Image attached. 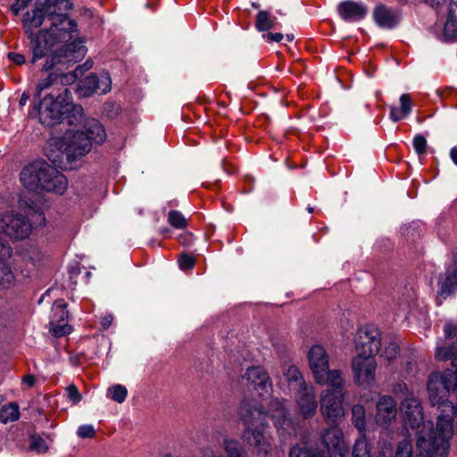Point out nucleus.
I'll list each match as a JSON object with an SVG mask.
<instances>
[{
    "label": "nucleus",
    "mask_w": 457,
    "mask_h": 457,
    "mask_svg": "<svg viewBox=\"0 0 457 457\" xmlns=\"http://www.w3.org/2000/svg\"><path fill=\"white\" fill-rule=\"evenodd\" d=\"M195 260L193 256L187 254L180 255L179 259V268L183 270H190L195 266Z\"/></svg>",
    "instance_id": "obj_46"
},
{
    "label": "nucleus",
    "mask_w": 457,
    "mask_h": 457,
    "mask_svg": "<svg viewBox=\"0 0 457 457\" xmlns=\"http://www.w3.org/2000/svg\"><path fill=\"white\" fill-rule=\"evenodd\" d=\"M263 37L269 42H279L283 38V34L278 33V32H277V33L269 32L267 34H263Z\"/></svg>",
    "instance_id": "obj_51"
},
{
    "label": "nucleus",
    "mask_w": 457,
    "mask_h": 457,
    "mask_svg": "<svg viewBox=\"0 0 457 457\" xmlns=\"http://www.w3.org/2000/svg\"><path fill=\"white\" fill-rule=\"evenodd\" d=\"M400 411L403 415V420L406 427L417 430V441L423 431L426 432V439L430 442L429 446L434 445L439 439V431L437 428H433L431 422L424 421V415L420 402L418 398L414 397L412 394L408 395L400 404Z\"/></svg>",
    "instance_id": "obj_8"
},
{
    "label": "nucleus",
    "mask_w": 457,
    "mask_h": 457,
    "mask_svg": "<svg viewBox=\"0 0 457 457\" xmlns=\"http://www.w3.org/2000/svg\"><path fill=\"white\" fill-rule=\"evenodd\" d=\"M287 41H292L294 39V36L292 34L287 35Z\"/></svg>",
    "instance_id": "obj_58"
},
{
    "label": "nucleus",
    "mask_w": 457,
    "mask_h": 457,
    "mask_svg": "<svg viewBox=\"0 0 457 457\" xmlns=\"http://www.w3.org/2000/svg\"><path fill=\"white\" fill-rule=\"evenodd\" d=\"M239 413L245 426L243 440L253 446L258 455H270L273 449V438L267 431V413L263 412L262 407L245 402L241 404Z\"/></svg>",
    "instance_id": "obj_5"
},
{
    "label": "nucleus",
    "mask_w": 457,
    "mask_h": 457,
    "mask_svg": "<svg viewBox=\"0 0 457 457\" xmlns=\"http://www.w3.org/2000/svg\"><path fill=\"white\" fill-rule=\"evenodd\" d=\"M223 445L228 457H245V450L237 441L226 438Z\"/></svg>",
    "instance_id": "obj_33"
},
{
    "label": "nucleus",
    "mask_w": 457,
    "mask_h": 457,
    "mask_svg": "<svg viewBox=\"0 0 457 457\" xmlns=\"http://www.w3.org/2000/svg\"><path fill=\"white\" fill-rule=\"evenodd\" d=\"M54 316L52 323H58L53 327V333L55 337H62L71 332V327L65 323L68 320L67 304L64 300L58 299L53 306Z\"/></svg>",
    "instance_id": "obj_20"
},
{
    "label": "nucleus",
    "mask_w": 457,
    "mask_h": 457,
    "mask_svg": "<svg viewBox=\"0 0 457 457\" xmlns=\"http://www.w3.org/2000/svg\"><path fill=\"white\" fill-rule=\"evenodd\" d=\"M98 75L89 74L81 82L79 87V93L83 96H89L97 93Z\"/></svg>",
    "instance_id": "obj_29"
},
{
    "label": "nucleus",
    "mask_w": 457,
    "mask_h": 457,
    "mask_svg": "<svg viewBox=\"0 0 457 457\" xmlns=\"http://www.w3.org/2000/svg\"><path fill=\"white\" fill-rule=\"evenodd\" d=\"M199 452L202 457H224L213 445H204L200 447Z\"/></svg>",
    "instance_id": "obj_47"
},
{
    "label": "nucleus",
    "mask_w": 457,
    "mask_h": 457,
    "mask_svg": "<svg viewBox=\"0 0 457 457\" xmlns=\"http://www.w3.org/2000/svg\"><path fill=\"white\" fill-rule=\"evenodd\" d=\"M30 450L37 452V453H45L48 451V445L44 438L40 436H30Z\"/></svg>",
    "instance_id": "obj_39"
},
{
    "label": "nucleus",
    "mask_w": 457,
    "mask_h": 457,
    "mask_svg": "<svg viewBox=\"0 0 457 457\" xmlns=\"http://www.w3.org/2000/svg\"><path fill=\"white\" fill-rule=\"evenodd\" d=\"M413 147L418 154H424L427 152V140L421 135H417L413 138Z\"/></svg>",
    "instance_id": "obj_43"
},
{
    "label": "nucleus",
    "mask_w": 457,
    "mask_h": 457,
    "mask_svg": "<svg viewBox=\"0 0 457 457\" xmlns=\"http://www.w3.org/2000/svg\"><path fill=\"white\" fill-rule=\"evenodd\" d=\"M450 156L454 162L455 165H457V146L453 147L450 151Z\"/></svg>",
    "instance_id": "obj_56"
},
{
    "label": "nucleus",
    "mask_w": 457,
    "mask_h": 457,
    "mask_svg": "<svg viewBox=\"0 0 457 457\" xmlns=\"http://www.w3.org/2000/svg\"><path fill=\"white\" fill-rule=\"evenodd\" d=\"M86 54L82 41H73L46 53L42 70L50 71L46 78L40 79L35 88L34 103L38 102L46 93L62 92L63 79L71 82L66 70L80 61Z\"/></svg>",
    "instance_id": "obj_2"
},
{
    "label": "nucleus",
    "mask_w": 457,
    "mask_h": 457,
    "mask_svg": "<svg viewBox=\"0 0 457 457\" xmlns=\"http://www.w3.org/2000/svg\"><path fill=\"white\" fill-rule=\"evenodd\" d=\"M284 375L288 382V386L291 390H294L295 393L298 389H302V387H306L311 384H307L300 372L299 369L295 365L288 366L284 370Z\"/></svg>",
    "instance_id": "obj_27"
},
{
    "label": "nucleus",
    "mask_w": 457,
    "mask_h": 457,
    "mask_svg": "<svg viewBox=\"0 0 457 457\" xmlns=\"http://www.w3.org/2000/svg\"><path fill=\"white\" fill-rule=\"evenodd\" d=\"M436 359L441 361L451 360L454 370H451V377L457 383V342L438 343L436 349Z\"/></svg>",
    "instance_id": "obj_22"
},
{
    "label": "nucleus",
    "mask_w": 457,
    "mask_h": 457,
    "mask_svg": "<svg viewBox=\"0 0 457 457\" xmlns=\"http://www.w3.org/2000/svg\"><path fill=\"white\" fill-rule=\"evenodd\" d=\"M35 378L34 376L32 375H26L23 378H22V382L27 384L29 386H33L35 385Z\"/></svg>",
    "instance_id": "obj_55"
},
{
    "label": "nucleus",
    "mask_w": 457,
    "mask_h": 457,
    "mask_svg": "<svg viewBox=\"0 0 457 457\" xmlns=\"http://www.w3.org/2000/svg\"><path fill=\"white\" fill-rule=\"evenodd\" d=\"M446 39L457 38V4H451L447 21L444 29Z\"/></svg>",
    "instance_id": "obj_28"
},
{
    "label": "nucleus",
    "mask_w": 457,
    "mask_h": 457,
    "mask_svg": "<svg viewBox=\"0 0 457 457\" xmlns=\"http://www.w3.org/2000/svg\"><path fill=\"white\" fill-rule=\"evenodd\" d=\"M168 221L175 228L183 229L187 226L186 218L178 211H170L169 212Z\"/></svg>",
    "instance_id": "obj_38"
},
{
    "label": "nucleus",
    "mask_w": 457,
    "mask_h": 457,
    "mask_svg": "<svg viewBox=\"0 0 457 457\" xmlns=\"http://www.w3.org/2000/svg\"><path fill=\"white\" fill-rule=\"evenodd\" d=\"M295 398L299 412L303 419H310L316 414L318 403L312 385L298 389L295 393Z\"/></svg>",
    "instance_id": "obj_18"
},
{
    "label": "nucleus",
    "mask_w": 457,
    "mask_h": 457,
    "mask_svg": "<svg viewBox=\"0 0 457 457\" xmlns=\"http://www.w3.org/2000/svg\"><path fill=\"white\" fill-rule=\"evenodd\" d=\"M398 351H399L398 345L394 342H390L384 346L382 353H381V356L384 359L387 360L388 361H391L397 357Z\"/></svg>",
    "instance_id": "obj_42"
},
{
    "label": "nucleus",
    "mask_w": 457,
    "mask_h": 457,
    "mask_svg": "<svg viewBox=\"0 0 457 457\" xmlns=\"http://www.w3.org/2000/svg\"><path fill=\"white\" fill-rule=\"evenodd\" d=\"M308 362L316 384H341L342 372L329 369V357L323 346L315 345L309 350Z\"/></svg>",
    "instance_id": "obj_10"
},
{
    "label": "nucleus",
    "mask_w": 457,
    "mask_h": 457,
    "mask_svg": "<svg viewBox=\"0 0 457 457\" xmlns=\"http://www.w3.org/2000/svg\"><path fill=\"white\" fill-rule=\"evenodd\" d=\"M340 17L347 21H356L363 19L367 12V7L361 4L353 1H344L337 6Z\"/></svg>",
    "instance_id": "obj_21"
},
{
    "label": "nucleus",
    "mask_w": 457,
    "mask_h": 457,
    "mask_svg": "<svg viewBox=\"0 0 457 457\" xmlns=\"http://www.w3.org/2000/svg\"><path fill=\"white\" fill-rule=\"evenodd\" d=\"M269 415L273 420L278 436L282 440L295 434V424L288 417L284 403L278 400H272L269 406Z\"/></svg>",
    "instance_id": "obj_15"
},
{
    "label": "nucleus",
    "mask_w": 457,
    "mask_h": 457,
    "mask_svg": "<svg viewBox=\"0 0 457 457\" xmlns=\"http://www.w3.org/2000/svg\"><path fill=\"white\" fill-rule=\"evenodd\" d=\"M376 23L382 28H393L397 23L395 12L385 5H378L373 12Z\"/></svg>",
    "instance_id": "obj_25"
},
{
    "label": "nucleus",
    "mask_w": 457,
    "mask_h": 457,
    "mask_svg": "<svg viewBox=\"0 0 457 457\" xmlns=\"http://www.w3.org/2000/svg\"><path fill=\"white\" fill-rule=\"evenodd\" d=\"M397 414L396 402L392 396L379 397L376 404L375 420L377 424L388 427L395 420Z\"/></svg>",
    "instance_id": "obj_19"
},
{
    "label": "nucleus",
    "mask_w": 457,
    "mask_h": 457,
    "mask_svg": "<svg viewBox=\"0 0 457 457\" xmlns=\"http://www.w3.org/2000/svg\"><path fill=\"white\" fill-rule=\"evenodd\" d=\"M322 445L326 447L329 457H344L347 453L344 434L337 425H331L321 435Z\"/></svg>",
    "instance_id": "obj_16"
},
{
    "label": "nucleus",
    "mask_w": 457,
    "mask_h": 457,
    "mask_svg": "<svg viewBox=\"0 0 457 457\" xmlns=\"http://www.w3.org/2000/svg\"><path fill=\"white\" fill-rule=\"evenodd\" d=\"M20 417L19 406L12 403L1 409L0 420L3 423L15 421Z\"/></svg>",
    "instance_id": "obj_31"
},
{
    "label": "nucleus",
    "mask_w": 457,
    "mask_h": 457,
    "mask_svg": "<svg viewBox=\"0 0 457 457\" xmlns=\"http://www.w3.org/2000/svg\"><path fill=\"white\" fill-rule=\"evenodd\" d=\"M353 457H370L369 445L365 437L361 436L355 441Z\"/></svg>",
    "instance_id": "obj_36"
},
{
    "label": "nucleus",
    "mask_w": 457,
    "mask_h": 457,
    "mask_svg": "<svg viewBox=\"0 0 457 457\" xmlns=\"http://www.w3.org/2000/svg\"><path fill=\"white\" fill-rule=\"evenodd\" d=\"M8 58L10 61H12L13 63L17 65H21L25 63V56L21 54L11 52L8 54Z\"/></svg>",
    "instance_id": "obj_50"
},
{
    "label": "nucleus",
    "mask_w": 457,
    "mask_h": 457,
    "mask_svg": "<svg viewBox=\"0 0 457 457\" xmlns=\"http://www.w3.org/2000/svg\"><path fill=\"white\" fill-rule=\"evenodd\" d=\"M46 18V13L44 5L28 11L23 17V29L29 39V49L32 54L30 62L32 63H36L42 59L49 51L63 46V41H60L56 29L52 30L50 27L36 31L43 24Z\"/></svg>",
    "instance_id": "obj_4"
},
{
    "label": "nucleus",
    "mask_w": 457,
    "mask_h": 457,
    "mask_svg": "<svg viewBox=\"0 0 457 457\" xmlns=\"http://www.w3.org/2000/svg\"><path fill=\"white\" fill-rule=\"evenodd\" d=\"M77 435L80 438H92L96 435V430L92 425H82L79 427Z\"/></svg>",
    "instance_id": "obj_45"
},
{
    "label": "nucleus",
    "mask_w": 457,
    "mask_h": 457,
    "mask_svg": "<svg viewBox=\"0 0 457 457\" xmlns=\"http://www.w3.org/2000/svg\"><path fill=\"white\" fill-rule=\"evenodd\" d=\"M451 370L444 373L433 372L428 377V393L433 406L441 410L437 420V430L439 439L432 446L426 439L425 434H421L417 442V457H446L449 449V440L453 435V420L457 424V406L448 401L451 389H457V383L451 377ZM426 431L424 430L423 433Z\"/></svg>",
    "instance_id": "obj_1"
},
{
    "label": "nucleus",
    "mask_w": 457,
    "mask_h": 457,
    "mask_svg": "<svg viewBox=\"0 0 457 457\" xmlns=\"http://www.w3.org/2000/svg\"><path fill=\"white\" fill-rule=\"evenodd\" d=\"M60 149L57 154H50L48 158L54 162H62L65 157L69 163L85 156L91 150L90 139L83 131L66 134L59 142Z\"/></svg>",
    "instance_id": "obj_11"
},
{
    "label": "nucleus",
    "mask_w": 457,
    "mask_h": 457,
    "mask_svg": "<svg viewBox=\"0 0 457 457\" xmlns=\"http://www.w3.org/2000/svg\"><path fill=\"white\" fill-rule=\"evenodd\" d=\"M46 13V20L51 24V29H56L59 33L60 41H63V45H70L73 41L76 33L77 24L74 21L68 19L67 12L72 8L71 0H54L47 1L44 4Z\"/></svg>",
    "instance_id": "obj_7"
},
{
    "label": "nucleus",
    "mask_w": 457,
    "mask_h": 457,
    "mask_svg": "<svg viewBox=\"0 0 457 457\" xmlns=\"http://www.w3.org/2000/svg\"><path fill=\"white\" fill-rule=\"evenodd\" d=\"M3 248H4V245L0 242V253H2Z\"/></svg>",
    "instance_id": "obj_59"
},
{
    "label": "nucleus",
    "mask_w": 457,
    "mask_h": 457,
    "mask_svg": "<svg viewBox=\"0 0 457 457\" xmlns=\"http://www.w3.org/2000/svg\"><path fill=\"white\" fill-rule=\"evenodd\" d=\"M321 457H324V455L321 453Z\"/></svg>",
    "instance_id": "obj_61"
},
{
    "label": "nucleus",
    "mask_w": 457,
    "mask_h": 457,
    "mask_svg": "<svg viewBox=\"0 0 457 457\" xmlns=\"http://www.w3.org/2000/svg\"><path fill=\"white\" fill-rule=\"evenodd\" d=\"M308 212H313V209H312V207H309V208H308Z\"/></svg>",
    "instance_id": "obj_60"
},
{
    "label": "nucleus",
    "mask_w": 457,
    "mask_h": 457,
    "mask_svg": "<svg viewBox=\"0 0 457 457\" xmlns=\"http://www.w3.org/2000/svg\"><path fill=\"white\" fill-rule=\"evenodd\" d=\"M92 67V62H86L83 65L78 66L72 72L67 73L71 82H74L79 77Z\"/></svg>",
    "instance_id": "obj_44"
},
{
    "label": "nucleus",
    "mask_w": 457,
    "mask_h": 457,
    "mask_svg": "<svg viewBox=\"0 0 457 457\" xmlns=\"http://www.w3.org/2000/svg\"><path fill=\"white\" fill-rule=\"evenodd\" d=\"M289 457H321V453L300 445H295L290 450Z\"/></svg>",
    "instance_id": "obj_37"
},
{
    "label": "nucleus",
    "mask_w": 457,
    "mask_h": 457,
    "mask_svg": "<svg viewBox=\"0 0 457 457\" xmlns=\"http://www.w3.org/2000/svg\"><path fill=\"white\" fill-rule=\"evenodd\" d=\"M106 395L112 400L121 403L127 398L128 390L124 386L115 385L108 388Z\"/></svg>",
    "instance_id": "obj_35"
},
{
    "label": "nucleus",
    "mask_w": 457,
    "mask_h": 457,
    "mask_svg": "<svg viewBox=\"0 0 457 457\" xmlns=\"http://www.w3.org/2000/svg\"><path fill=\"white\" fill-rule=\"evenodd\" d=\"M355 345L357 355L374 357L381 345V337L378 328L374 326L360 328L355 337Z\"/></svg>",
    "instance_id": "obj_14"
},
{
    "label": "nucleus",
    "mask_w": 457,
    "mask_h": 457,
    "mask_svg": "<svg viewBox=\"0 0 457 457\" xmlns=\"http://www.w3.org/2000/svg\"><path fill=\"white\" fill-rule=\"evenodd\" d=\"M66 391H67V395H68L69 399L73 403H78L80 402L81 395H80L78 387L75 385H70L67 387Z\"/></svg>",
    "instance_id": "obj_48"
},
{
    "label": "nucleus",
    "mask_w": 457,
    "mask_h": 457,
    "mask_svg": "<svg viewBox=\"0 0 457 457\" xmlns=\"http://www.w3.org/2000/svg\"><path fill=\"white\" fill-rule=\"evenodd\" d=\"M29 97H30V95L28 92H23L20 98L19 105L21 107L25 106L27 104L28 101L29 100Z\"/></svg>",
    "instance_id": "obj_54"
},
{
    "label": "nucleus",
    "mask_w": 457,
    "mask_h": 457,
    "mask_svg": "<svg viewBox=\"0 0 457 457\" xmlns=\"http://www.w3.org/2000/svg\"><path fill=\"white\" fill-rule=\"evenodd\" d=\"M113 320V317L112 315H105L104 317L101 318V325L103 327L104 329H107L112 322Z\"/></svg>",
    "instance_id": "obj_52"
},
{
    "label": "nucleus",
    "mask_w": 457,
    "mask_h": 457,
    "mask_svg": "<svg viewBox=\"0 0 457 457\" xmlns=\"http://www.w3.org/2000/svg\"><path fill=\"white\" fill-rule=\"evenodd\" d=\"M276 18H272L268 12L261 11L256 17L255 26L260 31H267L274 28Z\"/></svg>",
    "instance_id": "obj_32"
},
{
    "label": "nucleus",
    "mask_w": 457,
    "mask_h": 457,
    "mask_svg": "<svg viewBox=\"0 0 457 457\" xmlns=\"http://www.w3.org/2000/svg\"><path fill=\"white\" fill-rule=\"evenodd\" d=\"M377 361L372 356L356 355L352 361L354 382L361 386H371L375 383Z\"/></svg>",
    "instance_id": "obj_13"
},
{
    "label": "nucleus",
    "mask_w": 457,
    "mask_h": 457,
    "mask_svg": "<svg viewBox=\"0 0 457 457\" xmlns=\"http://www.w3.org/2000/svg\"><path fill=\"white\" fill-rule=\"evenodd\" d=\"M33 112L39 122L52 127L66 120L68 124H78L83 120V108L72 102L71 93L68 89L44 95L42 99L34 103Z\"/></svg>",
    "instance_id": "obj_3"
},
{
    "label": "nucleus",
    "mask_w": 457,
    "mask_h": 457,
    "mask_svg": "<svg viewBox=\"0 0 457 457\" xmlns=\"http://www.w3.org/2000/svg\"><path fill=\"white\" fill-rule=\"evenodd\" d=\"M249 385L253 386L260 396L270 395L272 385L268 373L260 366L250 367L243 376Z\"/></svg>",
    "instance_id": "obj_17"
},
{
    "label": "nucleus",
    "mask_w": 457,
    "mask_h": 457,
    "mask_svg": "<svg viewBox=\"0 0 457 457\" xmlns=\"http://www.w3.org/2000/svg\"><path fill=\"white\" fill-rule=\"evenodd\" d=\"M456 332H457V328L453 323L446 322L445 324L444 333H445V337L452 338L456 335Z\"/></svg>",
    "instance_id": "obj_49"
},
{
    "label": "nucleus",
    "mask_w": 457,
    "mask_h": 457,
    "mask_svg": "<svg viewBox=\"0 0 457 457\" xmlns=\"http://www.w3.org/2000/svg\"><path fill=\"white\" fill-rule=\"evenodd\" d=\"M97 93L106 94L112 89V79L108 73H102L98 76Z\"/></svg>",
    "instance_id": "obj_41"
},
{
    "label": "nucleus",
    "mask_w": 457,
    "mask_h": 457,
    "mask_svg": "<svg viewBox=\"0 0 457 457\" xmlns=\"http://www.w3.org/2000/svg\"><path fill=\"white\" fill-rule=\"evenodd\" d=\"M19 206H20L21 208H22V209H24V208H25V206H26V207H28V208H31L30 204H29V203H28V202H26V201H23L22 199H21V200H20Z\"/></svg>",
    "instance_id": "obj_57"
},
{
    "label": "nucleus",
    "mask_w": 457,
    "mask_h": 457,
    "mask_svg": "<svg viewBox=\"0 0 457 457\" xmlns=\"http://www.w3.org/2000/svg\"><path fill=\"white\" fill-rule=\"evenodd\" d=\"M22 185L31 191H46L62 195L67 179L54 167L45 161H37L25 166L20 174Z\"/></svg>",
    "instance_id": "obj_6"
},
{
    "label": "nucleus",
    "mask_w": 457,
    "mask_h": 457,
    "mask_svg": "<svg viewBox=\"0 0 457 457\" xmlns=\"http://www.w3.org/2000/svg\"><path fill=\"white\" fill-rule=\"evenodd\" d=\"M457 262V254L454 257ZM440 288L438 294L445 299L449 296L456 288L457 286V266L450 267L439 278Z\"/></svg>",
    "instance_id": "obj_23"
},
{
    "label": "nucleus",
    "mask_w": 457,
    "mask_h": 457,
    "mask_svg": "<svg viewBox=\"0 0 457 457\" xmlns=\"http://www.w3.org/2000/svg\"><path fill=\"white\" fill-rule=\"evenodd\" d=\"M84 129L83 132L90 139L91 145L92 143L101 145L106 140V132L104 126L94 118H87L84 120Z\"/></svg>",
    "instance_id": "obj_24"
},
{
    "label": "nucleus",
    "mask_w": 457,
    "mask_h": 457,
    "mask_svg": "<svg viewBox=\"0 0 457 457\" xmlns=\"http://www.w3.org/2000/svg\"><path fill=\"white\" fill-rule=\"evenodd\" d=\"M352 420L354 426L361 432L366 424L365 408L361 404L353 406Z\"/></svg>",
    "instance_id": "obj_34"
},
{
    "label": "nucleus",
    "mask_w": 457,
    "mask_h": 457,
    "mask_svg": "<svg viewBox=\"0 0 457 457\" xmlns=\"http://www.w3.org/2000/svg\"><path fill=\"white\" fill-rule=\"evenodd\" d=\"M15 285L10 267L0 260V288H11Z\"/></svg>",
    "instance_id": "obj_30"
},
{
    "label": "nucleus",
    "mask_w": 457,
    "mask_h": 457,
    "mask_svg": "<svg viewBox=\"0 0 457 457\" xmlns=\"http://www.w3.org/2000/svg\"><path fill=\"white\" fill-rule=\"evenodd\" d=\"M446 0H424V2L434 8H437L444 4Z\"/></svg>",
    "instance_id": "obj_53"
},
{
    "label": "nucleus",
    "mask_w": 457,
    "mask_h": 457,
    "mask_svg": "<svg viewBox=\"0 0 457 457\" xmlns=\"http://www.w3.org/2000/svg\"><path fill=\"white\" fill-rule=\"evenodd\" d=\"M32 230L31 222L23 215L13 212L0 214V233L13 240L27 238Z\"/></svg>",
    "instance_id": "obj_12"
},
{
    "label": "nucleus",
    "mask_w": 457,
    "mask_h": 457,
    "mask_svg": "<svg viewBox=\"0 0 457 457\" xmlns=\"http://www.w3.org/2000/svg\"><path fill=\"white\" fill-rule=\"evenodd\" d=\"M395 457H412V445L410 438L399 442Z\"/></svg>",
    "instance_id": "obj_40"
},
{
    "label": "nucleus",
    "mask_w": 457,
    "mask_h": 457,
    "mask_svg": "<svg viewBox=\"0 0 457 457\" xmlns=\"http://www.w3.org/2000/svg\"><path fill=\"white\" fill-rule=\"evenodd\" d=\"M412 109V101L409 94H403L400 96V107L392 106L390 119L397 122L407 117Z\"/></svg>",
    "instance_id": "obj_26"
},
{
    "label": "nucleus",
    "mask_w": 457,
    "mask_h": 457,
    "mask_svg": "<svg viewBox=\"0 0 457 457\" xmlns=\"http://www.w3.org/2000/svg\"><path fill=\"white\" fill-rule=\"evenodd\" d=\"M328 387L323 390L320 396V413L324 420L331 425L337 424L345 415L344 401L346 396L345 379L340 385L327 384Z\"/></svg>",
    "instance_id": "obj_9"
}]
</instances>
